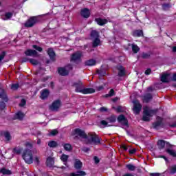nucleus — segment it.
<instances>
[{"instance_id": "1", "label": "nucleus", "mask_w": 176, "mask_h": 176, "mask_svg": "<svg viewBox=\"0 0 176 176\" xmlns=\"http://www.w3.org/2000/svg\"><path fill=\"white\" fill-rule=\"evenodd\" d=\"M74 135H78L80 138L85 140L86 144H89V145H98L101 142V139L94 133H90L86 134V133L81 130L80 129H76L74 130Z\"/></svg>"}, {"instance_id": "2", "label": "nucleus", "mask_w": 176, "mask_h": 176, "mask_svg": "<svg viewBox=\"0 0 176 176\" xmlns=\"http://www.w3.org/2000/svg\"><path fill=\"white\" fill-rule=\"evenodd\" d=\"M76 88V93H82V94H91L96 93V89L93 88H85L82 81L76 82L73 84Z\"/></svg>"}, {"instance_id": "3", "label": "nucleus", "mask_w": 176, "mask_h": 176, "mask_svg": "<svg viewBox=\"0 0 176 176\" xmlns=\"http://www.w3.org/2000/svg\"><path fill=\"white\" fill-rule=\"evenodd\" d=\"M143 111L144 114L142 119L144 122H149L151 118H152V116L156 113V110H152L148 107H144Z\"/></svg>"}, {"instance_id": "4", "label": "nucleus", "mask_w": 176, "mask_h": 176, "mask_svg": "<svg viewBox=\"0 0 176 176\" xmlns=\"http://www.w3.org/2000/svg\"><path fill=\"white\" fill-rule=\"evenodd\" d=\"M22 157L25 160V163L28 164H32L34 158H32V151H31V150L25 149L23 151Z\"/></svg>"}, {"instance_id": "5", "label": "nucleus", "mask_w": 176, "mask_h": 176, "mask_svg": "<svg viewBox=\"0 0 176 176\" xmlns=\"http://www.w3.org/2000/svg\"><path fill=\"white\" fill-rule=\"evenodd\" d=\"M116 122V117L115 116H111V117L107 118L106 120L100 121V124L104 127H110L112 126V123Z\"/></svg>"}, {"instance_id": "6", "label": "nucleus", "mask_w": 176, "mask_h": 176, "mask_svg": "<svg viewBox=\"0 0 176 176\" xmlns=\"http://www.w3.org/2000/svg\"><path fill=\"white\" fill-rule=\"evenodd\" d=\"M118 123H120L122 129H124V130H127L129 129V121L124 117L123 115H120L118 118Z\"/></svg>"}, {"instance_id": "7", "label": "nucleus", "mask_w": 176, "mask_h": 176, "mask_svg": "<svg viewBox=\"0 0 176 176\" xmlns=\"http://www.w3.org/2000/svg\"><path fill=\"white\" fill-rule=\"evenodd\" d=\"M72 69V66L71 65H68L65 67L58 68V72L59 75L62 76H65L69 74V72Z\"/></svg>"}, {"instance_id": "8", "label": "nucleus", "mask_w": 176, "mask_h": 176, "mask_svg": "<svg viewBox=\"0 0 176 176\" xmlns=\"http://www.w3.org/2000/svg\"><path fill=\"white\" fill-rule=\"evenodd\" d=\"M61 107V101L60 100H56L53 102L52 105L50 107V109L51 111H53L54 112H57L58 109Z\"/></svg>"}, {"instance_id": "9", "label": "nucleus", "mask_w": 176, "mask_h": 176, "mask_svg": "<svg viewBox=\"0 0 176 176\" xmlns=\"http://www.w3.org/2000/svg\"><path fill=\"white\" fill-rule=\"evenodd\" d=\"M37 19L36 17L33 16L29 19L26 23H25V27L27 28H31V27H34L35 24L36 23Z\"/></svg>"}, {"instance_id": "10", "label": "nucleus", "mask_w": 176, "mask_h": 176, "mask_svg": "<svg viewBox=\"0 0 176 176\" xmlns=\"http://www.w3.org/2000/svg\"><path fill=\"white\" fill-rule=\"evenodd\" d=\"M133 112L135 115H138L140 112H141V109H142V106L140 104L138 100H135L133 102Z\"/></svg>"}, {"instance_id": "11", "label": "nucleus", "mask_w": 176, "mask_h": 176, "mask_svg": "<svg viewBox=\"0 0 176 176\" xmlns=\"http://www.w3.org/2000/svg\"><path fill=\"white\" fill-rule=\"evenodd\" d=\"M80 58H82V52H77L72 56V61L74 63H79V61H80Z\"/></svg>"}, {"instance_id": "12", "label": "nucleus", "mask_w": 176, "mask_h": 176, "mask_svg": "<svg viewBox=\"0 0 176 176\" xmlns=\"http://www.w3.org/2000/svg\"><path fill=\"white\" fill-rule=\"evenodd\" d=\"M25 56H30V57H38L39 55L38 52L34 50H28L25 52Z\"/></svg>"}, {"instance_id": "13", "label": "nucleus", "mask_w": 176, "mask_h": 176, "mask_svg": "<svg viewBox=\"0 0 176 176\" xmlns=\"http://www.w3.org/2000/svg\"><path fill=\"white\" fill-rule=\"evenodd\" d=\"M170 80H171L170 74H164L161 76V82H163V83H168Z\"/></svg>"}, {"instance_id": "14", "label": "nucleus", "mask_w": 176, "mask_h": 176, "mask_svg": "<svg viewBox=\"0 0 176 176\" xmlns=\"http://www.w3.org/2000/svg\"><path fill=\"white\" fill-rule=\"evenodd\" d=\"M80 14L84 19H89V17H90V10L84 8L81 10Z\"/></svg>"}, {"instance_id": "15", "label": "nucleus", "mask_w": 176, "mask_h": 176, "mask_svg": "<svg viewBox=\"0 0 176 176\" xmlns=\"http://www.w3.org/2000/svg\"><path fill=\"white\" fill-rule=\"evenodd\" d=\"M117 69L118 70V76H124L126 75V69L123 66L118 65Z\"/></svg>"}, {"instance_id": "16", "label": "nucleus", "mask_w": 176, "mask_h": 176, "mask_svg": "<svg viewBox=\"0 0 176 176\" xmlns=\"http://www.w3.org/2000/svg\"><path fill=\"white\" fill-rule=\"evenodd\" d=\"M49 94H50V92L47 89H43L41 95V100H46L49 97Z\"/></svg>"}, {"instance_id": "17", "label": "nucleus", "mask_w": 176, "mask_h": 176, "mask_svg": "<svg viewBox=\"0 0 176 176\" xmlns=\"http://www.w3.org/2000/svg\"><path fill=\"white\" fill-rule=\"evenodd\" d=\"M69 156L65 155V154H63L60 156V160L63 162V164H65V166H67V167H68L67 165V162H68V159H69Z\"/></svg>"}, {"instance_id": "18", "label": "nucleus", "mask_w": 176, "mask_h": 176, "mask_svg": "<svg viewBox=\"0 0 176 176\" xmlns=\"http://www.w3.org/2000/svg\"><path fill=\"white\" fill-rule=\"evenodd\" d=\"M157 121L153 124V129H157L160 124H162V120H163V119L160 117H157Z\"/></svg>"}, {"instance_id": "19", "label": "nucleus", "mask_w": 176, "mask_h": 176, "mask_svg": "<svg viewBox=\"0 0 176 176\" xmlns=\"http://www.w3.org/2000/svg\"><path fill=\"white\" fill-rule=\"evenodd\" d=\"M96 21L98 25H104V24H107L108 23V21L107 19H102L101 18H98L96 19Z\"/></svg>"}, {"instance_id": "20", "label": "nucleus", "mask_w": 176, "mask_h": 176, "mask_svg": "<svg viewBox=\"0 0 176 176\" xmlns=\"http://www.w3.org/2000/svg\"><path fill=\"white\" fill-rule=\"evenodd\" d=\"M47 54L49 55V56L52 60H54V58L56 57V53H54V51L53 50V49L50 48L47 50Z\"/></svg>"}, {"instance_id": "21", "label": "nucleus", "mask_w": 176, "mask_h": 176, "mask_svg": "<svg viewBox=\"0 0 176 176\" xmlns=\"http://www.w3.org/2000/svg\"><path fill=\"white\" fill-rule=\"evenodd\" d=\"M0 98L4 100V101L8 100V97L6 96V93L3 89H0Z\"/></svg>"}, {"instance_id": "22", "label": "nucleus", "mask_w": 176, "mask_h": 176, "mask_svg": "<svg viewBox=\"0 0 176 176\" xmlns=\"http://www.w3.org/2000/svg\"><path fill=\"white\" fill-rule=\"evenodd\" d=\"M74 167L76 168V170H79L82 168V162L79 160H76L74 163Z\"/></svg>"}, {"instance_id": "23", "label": "nucleus", "mask_w": 176, "mask_h": 176, "mask_svg": "<svg viewBox=\"0 0 176 176\" xmlns=\"http://www.w3.org/2000/svg\"><path fill=\"white\" fill-rule=\"evenodd\" d=\"M0 173L3 175H10L12 174V171L10 170L3 168L1 169Z\"/></svg>"}, {"instance_id": "24", "label": "nucleus", "mask_w": 176, "mask_h": 176, "mask_svg": "<svg viewBox=\"0 0 176 176\" xmlns=\"http://www.w3.org/2000/svg\"><path fill=\"white\" fill-rule=\"evenodd\" d=\"M46 163H47V165L49 166L50 167V166H53V164H54V158L48 157L47 158Z\"/></svg>"}, {"instance_id": "25", "label": "nucleus", "mask_w": 176, "mask_h": 176, "mask_svg": "<svg viewBox=\"0 0 176 176\" xmlns=\"http://www.w3.org/2000/svg\"><path fill=\"white\" fill-rule=\"evenodd\" d=\"M151 98H152V94H146L144 96L143 101H144V102H149Z\"/></svg>"}, {"instance_id": "26", "label": "nucleus", "mask_w": 176, "mask_h": 176, "mask_svg": "<svg viewBox=\"0 0 176 176\" xmlns=\"http://www.w3.org/2000/svg\"><path fill=\"white\" fill-rule=\"evenodd\" d=\"M96 60L90 59L85 62V65H88L89 67H92L93 65H96Z\"/></svg>"}, {"instance_id": "27", "label": "nucleus", "mask_w": 176, "mask_h": 176, "mask_svg": "<svg viewBox=\"0 0 176 176\" xmlns=\"http://www.w3.org/2000/svg\"><path fill=\"white\" fill-rule=\"evenodd\" d=\"M23 118H24V113L21 111H19L14 116V119H19V120H21Z\"/></svg>"}, {"instance_id": "28", "label": "nucleus", "mask_w": 176, "mask_h": 176, "mask_svg": "<svg viewBox=\"0 0 176 176\" xmlns=\"http://www.w3.org/2000/svg\"><path fill=\"white\" fill-rule=\"evenodd\" d=\"M159 149H163L166 146V142L164 140H159L157 142Z\"/></svg>"}, {"instance_id": "29", "label": "nucleus", "mask_w": 176, "mask_h": 176, "mask_svg": "<svg viewBox=\"0 0 176 176\" xmlns=\"http://www.w3.org/2000/svg\"><path fill=\"white\" fill-rule=\"evenodd\" d=\"M91 36L94 39H96V38H100V33H98V32L96 30H92L91 32Z\"/></svg>"}, {"instance_id": "30", "label": "nucleus", "mask_w": 176, "mask_h": 176, "mask_svg": "<svg viewBox=\"0 0 176 176\" xmlns=\"http://www.w3.org/2000/svg\"><path fill=\"white\" fill-rule=\"evenodd\" d=\"M168 155L173 156V157H176V151L170 148L166 149V151Z\"/></svg>"}, {"instance_id": "31", "label": "nucleus", "mask_w": 176, "mask_h": 176, "mask_svg": "<svg viewBox=\"0 0 176 176\" xmlns=\"http://www.w3.org/2000/svg\"><path fill=\"white\" fill-rule=\"evenodd\" d=\"M63 148L65 151H67V152L72 151V146L70 144H65Z\"/></svg>"}, {"instance_id": "32", "label": "nucleus", "mask_w": 176, "mask_h": 176, "mask_svg": "<svg viewBox=\"0 0 176 176\" xmlns=\"http://www.w3.org/2000/svg\"><path fill=\"white\" fill-rule=\"evenodd\" d=\"M144 33L142 30H135L133 32V36H142Z\"/></svg>"}, {"instance_id": "33", "label": "nucleus", "mask_w": 176, "mask_h": 176, "mask_svg": "<svg viewBox=\"0 0 176 176\" xmlns=\"http://www.w3.org/2000/svg\"><path fill=\"white\" fill-rule=\"evenodd\" d=\"M57 145L58 144L56 141H50L48 142V146H50V148H56Z\"/></svg>"}, {"instance_id": "34", "label": "nucleus", "mask_w": 176, "mask_h": 176, "mask_svg": "<svg viewBox=\"0 0 176 176\" xmlns=\"http://www.w3.org/2000/svg\"><path fill=\"white\" fill-rule=\"evenodd\" d=\"M100 42H101V41H100V38H96L94 40V43H93L94 47H97V46H98V45H100Z\"/></svg>"}, {"instance_id": "35", "label": "nucleus", "mask_w": 176, "mask_h": 176, "mask_svg": "<svg viewBox=\"0 0 176 176\" xmlns=\"http://www.w3.org/2000/svg\"><path fill=\"white\" fill-rule=\"evenodd\" d=\"M170 174L176 173V165H173L168 168Z\"/></svg>"}, {"instance_id": "36", "label": "nucleus", "mask_w": 176, "mask_h": 176, "mask_svg": "<svg viewBox=\"0 0 176 176\" xmlns=\"http://www.w3.org/2000/svg\"><path fill=\"white\" fill-rule=\"evenodd\" d=\"M126 168L129 170V171H134L135 170V166L133 164H129L126 165Z\"/></svg>"}, {"instance_id": "37", "label": "nucleus", "mask_w": 176, "mask_h": 176, "mask_svg": "<svg viewBox=\"0 0 176 176\" xmlns=\"http://www.w3.org/2000/svg\"><path fill=\"white\" fill-rule=\"evenodd\" d=\"M132 50L133 53H138L140 52V47L137 46V45H132Z\"/></svg>"}, {"instance_id": "38", "label": "nucleus", "mask_w": 176, "mask_h": 176, "mask_svg": "<svg viewBox=\"0 0 176 176\" xmlns=\"http://www.w3.org/2000/svg\"><path fill=\"white\" fill-rule=\"evenodd\" d=\"M113 96H115V91L111 89L109 94L106 95V97H113Z\"/></svg>"}, {"instance_id": "39", "label": "nucleus", "mask_w": 176, "mask_h": 176, "mask_svg": "<svg viewBox=\"0 0 176 176\" xmlns=\"http://www.w3.org/2000/svg\"><path fill=\"white\" fill-rule=\"evenodd\" d=\"M4 137L6 140V141H10V140H11L10 133H9L8 132H6L4 133Z\"/></svg>"}, {"instance_id": "40", "label": "nucleus", "mask_w": 176, "mask_h": 176, "mask_svg": "<svg viewBox=\"0 0 176 176\" xmlns=\"http://www.w3.org/2000/svg\"><path fill=\"white\" fill-rule=\"evenodd\" d=\"M171 8V6L168 3H165L162 5V9L164 10H168V9H170Z\"/></svg>"}, {"instance_id": "41", "label": "nucleus", "mask_w": 176, "mask_h": 176, "mask_svg": "<svg viewBox=\"0 0 176 176\" xmlns=\"http://www.w3.org/2000/svg\"><path fill=\"white\" fill-rule=\"evenodd\" d=\"M22 151H23V149H21V148H14L13 149V153H16V155H20Z\"/></svg>"}, {"instance_id": "42", "label": "nucleus", "mask_w": 176, "mask_h": 176, "mask_svg": "<svg viewBox=\"0 0 176 176\" xmlns=\"http://www.w3.org/2000/svg\"><path fill=\"white\" fill-rule=\"evenodd\" d=\"M12 16H13V13L6 12V20H9V19H12Z\"/></svg>"}, {"instance_id": "43", "label": "nucleus", "mask_w": 176, "mask_h": 176, "mask_svg": "<svg viewBox=\"0 0 176 176\" xmlns=\"http://www.w3.org/2000/svg\"><path fill=\"white\" fill-rule=\"evenodd\" d=\"M58 133V131L57 129H54L50 132L49 135H56Z\"/></svg>"}, {"instance_id": "44", "label": "nucleus", "mask_w": 176, "mask_h": 176, "mask_svg": "<svg viewBox=\"0 0 176 176\" xmlns=\"http://www.w3.org/2000/svg\"><path fill=\"white\" fill-rule=\"evenodd\" d=\"M30 63L32 64L33 65H38V60L31 58L29 60Z\"/></svg>"}, {"instance_id": "45", "label": "nucleus", "mask_w": 176, "mask_h": 176, "mask_svg": "<svg viewBox=\"0 0 176 176\" xmlns=\"http://www.w3.org/2000/svg\"><path fill=\"white\" fill-rule=\"evenodd\" d=\"M18 88H19V84H17V83L16 84H12L11 85L12 90H17Z\"/></svg>"}, {"instance_id": "46", "label": "nucleus", "mask_w": 176, "mask_h": 176, "mask_svg": "<svg viewBox=\"0 0 176 176\" xmlns=\"http://www.w3.org/2000/svg\"><path fill=\"white\" fill-rule=\"evenodd\" d=\"M33 49H35L36 50H37L38 52H42L43 49L42 47L36 45H33Z\"/></svg>"}, {"instance_id": "47", "label": "nucleus", "mask_w": 176, "mask_h": 176, "mask_svg": "<svg viewBox=\"0 0 176 176\" xmlns=\"http://www.w3.org/2000/svg\"><path fill=\"white\" fill-rule=\"evenodd\" d=\"M142 57L143 58H149V57H151V54H149L148 53H143L142 55Z\"/></svg>"}, {"instance_id": "48", "label": "nucleus", "mask_w": 176, "mask_h": 176, "mask_svg": "<svg viewBox=\"0 0 176 176\" xmlns=\"http://www.w3.org/2000/svg\"><path fill=\"white\" fill-rule=\"evenodd\" d=\"M5 56H6V52H3L0 55V63L2 61V60H3V58H5Z\"/></svg>"}, {"instance_id": "49", "label": "nucleus", "mask_w": 176, "mask_h": 176, "mask_svg": "<svg viewBox=\"0 0 176 176\" xmlns=\"http://www.w3.org/2000/svg\"><path fill=\"white\" fill-rule=\"evenodd\" d=\"M25 104H27V102L25 101V99H22L19 105L21 107H24V105H25Z\"/></svg>"}, {"instance_id": "50", "label": "nucleus", "mask_w": 176, "mask_h": 176, "mask_svg": "<svg viewBox=\"0 0 176 176\" xmlns=\"http://www.w3.org/2000/svg\"><path fill=\"white\" fill-rule=\"evenodd\" d=\"M116 111L117 112H122L123 108L122 107V106H118V107L116 108Z\"/></svg>"}, {"instance_id": "51", "label": "nucleus", "mask_w": 176, "mask_h": 176, "mask_svg": "<svg viewBox=\"0 0 176 176\" xmlns=\"http://www.w3.org/2000/svg\"><path fill=\"white\" fill-rule=\"evenodd\" d=\"M34 163H36V164H39V157H34Z\"/></svg>"}, {"instance_id": "52", "label": "nucleus", "mask_w": 176, "mask_h": 176, "mask_svg": "<svg viewBox=\"0 0 176 176\" xmlns=\"http://www.w3.org/2000/svg\"><path fill=\"white\" fill-rule=\"evenodd\" d=\"M135 152H137V149L136 148H133L129 150V153L131 155H134V153H135Z\"/></svg>"}, {"instance_id": "53", "label": "nucleus", "mask_w": 176, "mask_h": 176, "mask_svg": "<svg viewBox=\"0 0 176 176\" xmlns=\"http://www.w3.org/2000/svg\"><path fill=\"white\" fill-rule=\"evenodd\" d=\"M100 112H107V111H108V109H107L106 107H101L100 109Z\"/></svg>"}, {"instance_id": "54", "label": "nucleus", "mask_w": 176, "mask_h": 176, "mask_svg": "<svg viewBox=\"0 0 176 176\" xmlns=\"http://www.w3.org/2000/svg\"><path fill=\"white\" fill-rule=\"evenodd\" d=\"M151 72H152V70H151V69H148L147 70L145 71V74L150 75Z\"/></svg>"}, {"instance_id": "55", "label": "nucleus", "mask_w": 176, "mask_h": 176, "mask_svg": "<svg viewBox=\"0 0 176 176\" xmlns=\"http://www.w3.org/2000/svg\"><path fill=\"white\" fill-rule=\"evenodd\" d=\"M151 176H160V173H150Z\"/></svg>"}, {"instance_id": "56", "label": "nucleus", "mask_w": 176, "mask_h": 176, "mask_svg": "<svg viewBox=\"0 0 176 176\" xmlns=\"http://www.w3.org/2000/svg\"><path fill=\"white\" fill-rule=\"evenodd\" d=\"M171 80H173V82H176V73L173 74Z\"/></svg>"}, {"instance_id": "57", "label": "nucleus", "mask_w": 176, "mask_h": 176, "mask_svg": "<svg viewBox=\"0 0 176 176\" xmlns=\"http://www.w3.org/2000/svg\"><path fill=\"white\" fill-rule=\"evenodd\" d=\"M95 163H100V160L97 157H94Z\"/></svg>"}, {"instance_id": "58", "label": "nucleus", "mask_w": 176, "mask_h": 176, "mask_svg": "<svg viewBox=\"0 0 176 176\" xmlns=\"http://www.w3.org/2000/svg\"><path fill=\"white\" fill-rule=\"evenodd\" d=\"M82 151H83L84 152H89V151H90V148H87V147H84V148H82Z\"/></svg>"}, {"instance_id": "59", "label": "nucleus", "mask_w": 176, "mask_h": 176, "mask_svg": "<svg viewBox=\"0 0 176 176\" xmlns=\"http://www.w3.org/2000/svg\"><path fill=\"white\" fill-rule=\"evenodd\" d=\"M160 157H161L162 159H164V160L166 162H168L167 157H166V156L164 155H160Z\"/></svg>"}, {"instance_id": "60", "label": "nucleus", "mask_w": 176, "mask_h": 176, "mask_svg": "<svg viewBox=\"0 0 176 176\" xmlns=\"http://www.w3.org/2000/svg\"><path fill=\"white\" fill-rule=\"evenodd\" d=\"M27 61H28V58H23L22 59V63H27Z\"/></svg>"}, {"instance_id": "61", "label": "nucleus", "mask_w": 176, "mask_h": 176, "mask_svg": "<svg viewBox=\"0 0 176 176\" xmlns=\"http://www.w3.org/2000/svg\"><path fill=\"white\" fill-rule=\"evenodd\" d=\"M26 146H27V148H32V145L30 143H27Z\"/></svg>"}, {"instance_id": "62", "label": "nucleus", "mask_w": 176, "mask_h": 176, "mask_svg": "<svg viewBox=\"0 0 176 176\" xmlns=\"http://www.w3.org/2000/svg\"><path fill=\"white\" fill-rule=\"evenodd\" d=\"M102 89H104V87H102V86H100L98 87V91H100V90H102Z\"/></svg>"}, {"instance_id": "63", "label": "nucleus", "mask_w": 176, "mask_h": 176, "mask_svg": "<svg viewBox=\"0 0 176 176\" xmlns=\"http://www.w3.org/2000/svg\"><path fill=\"white\" fill-rule=\"evenodd\" d=\"M172 50L174 53H176V46L173 47Z\"/></svg>"}, {"instance_id": "64", "label": "nucleus", "mask_w": 176, "mask_h": 176, "mask_svg": "<svg viewBox=\"0 0 176 176\" xmlns=\"http://www.w3.org/2000/svg\"><path fill=\"white\" fill-rule=\"evenodd\" d=\"M170 127H176V122L170 125Z\"/></svg>"}]
</instances>
